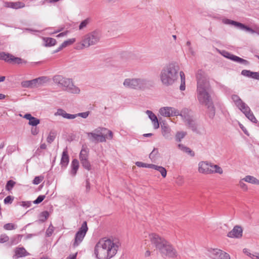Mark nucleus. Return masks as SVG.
<instances>
[{"instance_id": "1", "label": "nucleus", "mask_w": 259, "mask_h": 259, "mask_svg": "<svg viewBox=\"0 0 259 259\" xmlns=\"http://www.w3.org/2000/svg\"><path fill=\"white\" fill-rule=\"evenodd\" d=\"M197 84V98L199 103L205 106L208 111L210 117H213L215 114L214 108L209 94L210 84L205 73L199 70L196 75Z\"/></svg>"}, {"instance_id": "2", "label": "nucleus", "mask_w": 259, "mask_h": 259, "mask_svg": "<svg viewBox=\"0 0 259 259\" xmlns=\"http://www.w3.org/2000/svg\"><path fill=\"white\" fill-rule=\"evenodd\" d=\"M145 239L143 244L149 246L150 242L151 244L155 245L157 249L162 256L169 257H176L177 252L174 246L164 238L161 237L159 235L151 233L145 236Z\"/></svg>"}, {"instance_id": "3", "label": "nucleus", "mask_w": 259, "mask_h": 259, "mask_svg": "<svg viewBox=\"0 0 259 259\" xmlns=\"http://www.w3.org/2000/svg\"><path fill=\"white\" fill-rule=\"evenodd\" d=\"M180 67L175 62L166 64L161 70L160 79L162 84L165 87L172 85L178 80L180 76Z\"/></svg>"}, {"instance_id": "4", "label": "nucleus", "mask_w": 259, "mask_h": 259, "mask_svg": "<svg viewBox=\"0 0 259 259\" xmlns=\"http://www.w3.org/2000/svg\"><path fill=\"white\" fill-rule=\"evenodd\" d=\"M123 85L128 89L145 91L150 88L151 82L145 77H128L124 79Z\"/></svg>"}, {"instance_id": "5", "label": "nucleus", "mask_w": 259, "mask_h": 259, "mask_svg": "<svg viewBox=\"0 0 259 259\" xmlns=\"http://www.w3.org/2000/svg\"><path fill=\"white\" fill-rule=\"evenodd\" d=\"M102 33L99 30H95L84 35L81 40L76 45L77 50H82L98 44L101 38Z\"/></svg>"}, {"instance_id": "6", "label": "nucleus", "mask_w": 259, "mask_h": 259, "mask_svg": "<svg viewBox=\"0 0 259 259\" xmlns=\"http://www.w3.org/2000/svg\"><path fill=\"white\" fill-rule=\"evenodd\" d=\"M88 139L92 142H105L106 139L111 140L113 134L111 131L104 127H99L92 132L87 133Z\"/></svg>"}, {"instance_id": "7", "label": "nucleus", "mask_w": 259, "mask_h": 259, "mask_svg": "<svg viewBox=\"0 0 259 259\" xmlns=\"http://www.w3.org/2000/svg\"><path fill=\"white\" fill-rule=\"evenodd\" d=\"M198 171L199 173L203 175L212 174L221 175L223 173V170L222 167L208 161H201L199 162L198 164Z\"/></svg>"}, {"instance_id": "8", "label": "nucleus", "mask_w": 259, "mask_h": 259, "mask_svg": "<svg viewBox=\"0 0 259 259\" xmlns=\"http://www.w3.org/2000/svg\"><path fill=\"white\" fill-rule=\"evenodd\" d=\"M236 106L245 114L246 117L251 122L256 123L257 120L251 111L250 108L236 95H233L231 97Z\"/></svg>"}, {"instance_id": "9", "label": "nucleus", "mask_w": 259, "mask_h": 259, "mask_svg": "<svg viewBox=\"0 0 259 259\" xmlns=\"http://www.w3.org/2000/svg\"><path fill=\"white\" fill-rule=\"evenodd\" d=\"M102 240H103V246L107 252L108 258L110 259L116 254L120 246V243L118 240L116 239L103 238Z\"/></svg>"}, {"instance_id": "10", "label": "nucleus", "mask_w": 259, "mask_h": 259, "mask_svg": "<svg viewBox=\"0 0 259 259\" xmlns=\"http://www.w3.org/2000/svg\"><path fill=\"white\" fill-rule=\"evenodd\" d=\"M50 81L47 76H41L30 80H25L21 82V85L24 88H38L44 85Z\"/></svg>"}, {"instance_id": "11", "label": "nucleus", "mask_w": 259, "mask_h": 259, "mask_svg": "<svg viewBox=\"0 0 259 259\" xmlns=\"http://www.w3.org/2000/svg\"><path fill=\"white\" fill-rule=\"evenodd\" d=\"M63 80L61 88L63 90L73 94L80 93V89L74 84L71 79L63 77Z\"/></svg>"}, {"instance_id": "12", "label": "nucleus", "mask_w": 259, "mask_h": 259, "mask_svg": "<svg viewBox=\"0 0 259 259\" xmlns=\"http://www.w3.org/2000/svg\"><path fill=\"white\" fill-rule=\"evenodd\" d=\"M181 116L184 121L188 124L192 130H196L195 126V122L193 119L192 116V112L187 108L183 109L181 112H179V115Z\"/></svg>"}, {"instance_id": "13", "label": "nucleus", "mask_w": 259, "mask_h": 259, "mask_svg": "<svg viewBox=\"0 0 259 259\" xmlns=\"http://www.w3.org/2000/svg\"><path fill=\"white\" fill-rule=\"evenodd\" d=\"M88 228L86 222H84L81 227L79 228L78 232L75 234L74 241L73 245L74 247H76L82 242L87 231Z\"/></svg>"}, {"instance_id": "14", "label": "nucleus", "mask_w": 259, "mask_h": 259, "mask_svg": "<svg viewBox=\"0 0 259 259\" xmlns=\"http://www.w3.org/2000/svg\"><path fill=\"white\" fill-rule=\"evenodd\" d=\"M103 240L100 239L95 247V254L98 259H109L108 254L103 246Z\"/></svg>"}, {"instance_id": "15", "label": "nucleus", "mask_w": 259, "mask_h": 259, "mask_svg": "<svg viewBox=\"0 0 259 259\" xmlns=\"http://www.w3.org/2000/svg\"><path fill=\"white\" fill-rule=\"evenodd\" d=\"M0 60H4L9 63L17 64L25 62L20 58L16 57L12 54L4 52H0Z\"/></svg>"}, {"instance_id": "16", "label": "nucleus", "mask_w": 259, "mask_h": 259, "mask_svg": "<svg viewBox=\"0 0 259 259\" xmlns=\"http://www.w3.org/2000/svg\"><path fill=\"white\" fill-rule=\"evenodd\" d=\"M223 22L225 24L234 25L235 27H236L240 29L245 30L246 31H248L251 33H256L258 35H259V30L255 31V30H253L251 28H250L247 26H245L244 24H243L241 23L238 22H236V21H233V20H232L230 19H223Z\"/></svg>"}, {"instance_id": "17", "label": "nucleus", "mask_w": 259, "mask_h": 259, "mask_svg": "<svg viewBox=\"0 0 259 259\" xmlns=\"http://www.w3.org/2000/svg\"><path fill=\"white\" fill-rule=\"evenodd\" d=\"M159 113L161 116L166 117L179 115V110L172 107H161L159 109Z\"/></svg>"}, {"instance_id": "18", "label": "nucleus", "mask_w": 259, "mask_h": 259, "mask_svg": "<svg viewBox=\"0 0 259 259\" xmlns=\"http://www.w3.org/2000/svg\"><path fill=\"white\" fill-rule=\"evenodd\" d=\"M222 55L226 58L231 59L235 62L239 63L244 65H248L249 64L248 61L243 59H242L238 56L230 54V53L223 51Z\"/></svg>"}, {"instance_id": "19", "label": "nucleus", "mask_w": 259, "mask_h": 259, "mask_svg": "<svg viewBox=\"0 0 259 259\" xmlns=\"http://www.w3.org/2000/svg\"><path fill=\"white\" fill-rule=\"evenodd\" d=\"M243 230L239 226H235L233 229L228 232L227 236L230 238H240L242 236Z\"/></svg>"}, {"instance_id": "20", "label": "nucleus", "mask_w": 259, "mask_h": 259, "mask_svg": "<svg viewBox=\"0 0 259 259\" xmlns=\"http://www.w3.org/2000/svg\"><path fill=\"white\" fill-rule=\"evenodd\" d=\"M146 113L152 121L154 129L159 127V123L157 116L150 110H147Z\"/></svg>"}, {"instance_id": "21", "label": "nucleus", "mask_w": 259, "mask_h": 259, "mask_svg": "<svg viewBox=\"0 0 259 259\" xmlns=\"http://www.w3.org/2000/svg\"><path fill=\"white\" fill-rule=\"evenodd\" d=\"M54 115L56 116H61L64 118L69 119H74L76 117V115L67 113L62 109H58L57 112L54 113Z\"/></svg>"}, {"instance_id": "22", "label": "nucleus", "mask_w": 259, "mask_h": 259, "mask_svg": "<svg viewBox=\"0 0 259 259\" xmlns=\"http://www.w3.org/2000/svg\"><path fill=\"white\" fill-rule=\"evenodd\" d=\"M69 159L67 149L66 148L65 149H64L62 154V157L60 162V164L62 167L65 168L69 163Z\"/></svg>"}, {"instance_id": "23", "label": "nucleus", "mask_w": 259, "mask_h": 259, "mask_svg": "<svg viewBox=\"0 0 259 259\" xmlns=\"http://www.w3.org/2000/svg\"><path fill=\"white\" fill-rule=\"evenodd\" d=\"M5 6L13 9L22 8L25 7V4L22 2H8L5 4Z\"/></svg>"}, {"instance_id": "24", "label": "nucleus", "mask_w": 259, "mask_h": 259, "mask_svg": "<svg viewBox=\"0 0 259 259\" xmlns=\"http://www.w3.org/2000/svg\"><path fill=\"white\" fill-rule=\"evenodd\" d=\"M71 170L70 171V174L72 176L74 177L77 172V171L79 167V162L76 159H73L71 162Z\"/></svg>"}, {"instance_id": "25", "label": "nucleus", "mask_w": 259, "mask_h": 259, "mask_svg": "<svg viewBox=\"0 0 259 259\" xmlns=\"http://www.w3.org/2000/svg\"><path fill=\"white\" fill-rule=\"evenodd\" d=\"M221 250V249L218 248H211L208 250V252L210 257H211L213 259H217V258L219 256V255H220Z\"/></svg>"}, {"instance_id": "26", "label": "nucleus", "mask_w": 259, "mask_h": 259, "mask_svg": "<svg viewBox=\"0 0 259 259\" xmlns=\"http://www.w3.org/2000/svg\"><path fill=\"white\" fill-rule=\"evenodd\" d=\"M243 180L245 181V182L251 184L259 185V180L257 179L253 176L250 175L246 176L244 178H243Z\"/></svg>"}, {"instance_id": "27", "label": "nucleus", "mask_w": 259, "mask_h": 259, "mask_svg": "<svg viewBox=\"0 0 259 259\" xmlns=\"http://www.w3.org/2000/svg\"><path fill=\"white\" fill-rule=\"evenodd\" d=\"M152 168L159 171L163 178H165L166 177L167 171L166 169L163 166L153 164L152 166Z\"/></svg>"}, {"instance_id": "28", "label": "nucleus", "mask_w": 259, "mask_h": 259, "mask_svg": "<svg viewBox=\"0 0 259 259\" xmlns=\"http://www.w3.org/2000/svg\"><path fill=\"white\" fill-rule=\"evenodd\" d=\"M171 129L168 126H162V134L163 136L167 139H171Z\"/></svg>"}, {"instance_id": "29", "label": "nucleus", "mask_w": 259, "mask_h": 259, "mask_svg": "<svg viewBox=\"0 0 259 259\" xmlns=\"http://www.w3.org/2000/svg\"><path fill=\"white\" fill-rule=\"evenodd\" d=\"M42 39L45 42V46L48 47L55 46L57 42L55 39L51 37H43Z\"/></svg>"}, {"instance_id": "30", "label": "nucleus", "mask_w": 259, "mask_h": 259, "mask_svg": "<svg viewBox=\"0 0 259 259\" xmlns=\"http://www.w3.org/2000/svg\"><path fill=\"white\" fill-rule=\"evenodd\" d=\"M63 80V76L61 75H55L53 77V81L54 83L57 84L60 88H62Z\"/></svg>"}, {"instance_id": "31", "label": "nucleus", "mask_w": 259, "mask_h": 259, "mask_svg": "<svg viewBox=\"0 0 259 259\" xmlns=\"http://www.w3.org/2000/svg\"><path fill=\"white\" fill-rule=\"evenodd\" d=\"M15 253L18 257L25 256L29 254L23 247L17 248Z\"/></svg>"}, {"instance_id": "32", "label": "nucleus", "mask_w": 259, "mask_h": 259, "mask_svg": "<svg viewBox=\"0 0 259 259\" xmlns=\"http://www.w3.org/2000/svg\"><path fill=\"white\" fill-rule=\"evenodd\" d=\"M89 150L85 148H82L79 154V159L80 161L88 159Z\"/></svg>"}, {"instance_id": "33", "label": "nucleus", "mask_w": 259, "mask_h": 259, "mask_svg": "<svg viewBox=\"0 0 259 259\" xmlns=\"http://www.w3.org/2000/svg\"><path fill=\"white\" fill-rule=\"evenodd\" d=\"M178 148L179 149H180L184 152L188 153L192 156H194V152L189 148L186 147L184 145L181 144H179Z\"/></svg>"}, {"instance_id": "34", "label": "nucleus", "mask_w": 259, "mask_h": 259, "mask_svg": "<svg viewBox=\"0 0 259 259\" xmlns=\"http://www.w3.org/2000/svg\"><path fill=\"white\" fill-rule=\"evenodd\" d=\"M180 76L181 77L180 89L181 91H184L185 90V75L184 72L180 71Z\"/></svg>"}, {"instance_id": "35", "label": "nucleus", "mask_w": 259, "mask_h": 259, "mask_svg": "<svg viewBox=\"0 0 259 259\" xmlns=\"http://www.w3.org/2000/svg\"><path fill=\"white\" fill-rule=\"evenodd\" d=\"M75 41V38H72L64 41L60 46V49L63 48L73 44Z\"/></svg>"}, {"instance_id": "36", "label": "nucleus", "mask_w": 259, "mask_h": 259, "mask_svg": "<svg viewBox=\"0 0 259 259\" xmlns=\"http://www.w3.org/2000/svg\"><path fill=\"white\" fill-rule=\"evenodd\" d=\"M49 216V212L47 211H44L39 214V221L41 222H44L48 218Z\"/></svg>"}, {"instance_id": "37", "label": "nucleus", "mask_w": 259, "mask_h": 259, "mask_svg": "<svg viewBox=\"0 0 259 259\" xmlns=\"http://www.w3.org/2000/svg\"><path fill=\"white\" fill-rule=\"evenodd\" d=\"M186 135L185 132H178L176 135V140L177 142H180Z\"/></svg>"}, {"instance_id": "38", "label": "nucleus", "mask_w": 259, "mask_h": 259, "mask_svg": "<svg viewBox=\"0 0 259 259\" xmlns=\"http://www.w3.org/2000/svg\"><path fill=\"white\" fill-rule=\"evenodd\" d=\"M217 259H231V256L229 253L222 250Z\"/></svg>"}, {"instance_id": "39", "label": "nucleus", "mask_w": 259, "mask_h": 259, "mask_svg": "<svg viewBox=\"0 0 259 259\" xmlns=\"http://www.w3.org/2000/svg\"><path fill=\"white\" fill-rule=\"evenodd\" d=\"M245 181L243 178L240 180L238 186L239 187L244 191H247L248 189L247 185L244 183Z\"/></svg>"}, {"instance_id": "40", "label": "nucleus", "mask_w": 259, "mask_h": 259, "mask_svg": "<svg viewBox=\"0 0 259 259\" xmlns=\"http://www.w3.org/2000/svg\"><path fill=\"white\" fill-rule=\"evenodd\" d=\"M90 19L89 18H87L86 19L82 21L79 25V30H82L85 28L87 25L90 23Z\"/></svg>"}, {"instance_id": "41", "label": "nucleus", "mask_w": 259, "mask_h": 259, "mask_svg": "<svg viewBox=\"0 0 259 259\" xmlns=\"http://www.w3.org/2000/svg\"><path fill=\"white\" fill-rule=\"evenodd\" d=\"M22 236L21 235H18L13 238H12L11 240V244L14 245L17 244L19 242L22 238Z\"/></svg>"}, {"instance_id": "42", "label": "nucleus", "mask_w": 259, "mask_h": 259, "mask_svg": "<svg viewBox=\"0 0 259 259\" xmlns=\"http://www.w3.org/2000/svg\"><path fill=\"white\" fill-rule=\"evenodd\" d=\"M136 165L140 167H148L152 168L153 164H147L142 162L137 161L136 162Z\"/></svg>"}, {"instance_id": "43", "label": "nucleus", "mask_w": 259, "mask_h": 259, "mask_svg": "<svg viewBox=\"0 0 259 259\" xmlns=\"http://www.w3.org/2000/svg\"><path fill=\"white\" fill-rule=\"evenodd\" d=\"M17 226L12 223H8L4 226V228L6 230H12L16 229Z\"/></svg>"}, {"instance_id": "44", "label": "nucleus", "mask_w": 259, "mask_h": 259, "mask_svg": "<svg viewBox=\"0 0 259 259\" xmlns=\"http://www.w3.org/2000/svg\"><path fill=\"white\" fill-rule=\"evenodd\" d=\"M40 122V121L38 119L33 117L29 121L28 124L32 126H36Z\"/></svg>"}, {"instance_id": "45", "label": "nucleus", "mask_w": 259, "mask_h": 259, "mask_svg": "<svg viewBox=\"0 0 259 259\" xmlns=\"http://www.w3.org/2000/svg\"><path fill=\"white\" fill-rule=\"evenodd\" d=\"M82 165L87 170H89L91 169V164L88 161V159H84L80 161Z\"/></svg>"}, {"instance_id": "46", "label": "nucleus", "mask_w": 259, "mask_h": 259, "mask_svg": "<svg viewBox=\"0 0 259 259\" xmlns=\"http://www.w3.org/2000/svg\"><path fill=\"white\" fill-rule=\"evenodd\" d=\"M185 181V179L183 176H179L176 179V183L179 186L182 185Z\"/></svg>"}, {"instance_id": "47", "label": "nucleus", "mask_w": 259, "mask_h": 259, "mask_svg": "<svg viewBox=\"0 0 259 259\" xmlns=\"http://www.w3.org/2000/svg\"><path fill=\"white\" fill-rule=\"evenodd\" d=\"M15 184V182L12 180H9L8 181L6 188V189L8 191L11 190Z\"/></svg>"}, {"instance_id": "48", "label": "nucleus", "mask_w": 259, "mask_h": 259, "mask_svg": "<svg viewBox=\"0 0 259 259\" xmlns=\"http://www.w3.org/2000/svg\"><path fill=\"white\" fill-rule=\"evenodd\" d=\"M54 230V227L52 225H50L46 231V235L48 237L51 236L52 235V234H53Z\"/></svg>"}, {"instance_id": "49", "label": "nucleus", "mask_w": 259, "mask_h": 259, "mask_svg": "<svg viewBox=\"0 0 259 259\" xmlns=\"http://www.w3.org/2000/svg\"><path fill=\"white\" fill-rule=\"evenodd\" d=\"M44 179V177L42 176L35 177L33 180V184L34 185L39 184Z\"/></svg>"}, {"instance_id": "50", "label": "nucleus", "mask_w": 259, "mask_h": 259, "mask_svg": "<svg viewBox=\"0 0 259 259\" xmlns=\"http://www.w3.org/2000/svg\"><path fill=\"white\" fill-rule=\"evenodd\" d=\"M55 139V135L53 133H50L47 137V141L48 143H51Z\"/></svg>"}, {"instance_id": "51", "label": "nucleus", "mask_w": 259, "mask_h": 259, "mask_svg": "<svg viewBox=\"0 0 259 259\" xmlns=\"http://www.w3.org/2000/svg\"><path fill=\"white\" fill-rule=\"evenodd\" d=\"M158 154V150L154 149L151 153L149 154V158L152 160H154L155 159V156Z\"/></svg>"}, {"instance_id": "52", "label": "nucleus", "mask_w": 259, "mask_h": 259, "mask_svg": "<svg viewBox=\"0 0 259 259\" xmlns=\"http://www.w3.org/2000/svg\"><path fill=\"white\" fill-rule=\"evenodd\" d=\"M9 239V237L6 235H2L0 236V243H5Z\"/></svg>"}, {"instance_id": "53", "label": "nucleus", "mask_w": 259, "mask_h": 259, "mask_svg": "<svg viewBox=\"0 0 259 259\" xmlns=\"http://www.w3.org/2000/svg\"><path fill=\"white\" fill-rule=\"evenodd\" d=\"M45 195H40L39 196L37 199L34 201V203L35 204H38L39 203H40L41 202H42L44 199H45Z\"/></svg>"}, {"instance_id": "54", "label": "nucleus", "mask_w": 259, "mask_h": 259, "mask_svg": "<svg viewBox=\"0 0 259 259\" xmlns=\"http://www.w3.org/2000/svg\"><path fill=\"white\" fill-rule=\"evenodd\" d=\"M251 73H252L251 71H250V70H243L241 72L242 75L247 76V77H251Z\"/></svg>"}, {"instance_id": "55", "label": "nucleus", "mask_w": 259, "mask_h": 259, "mask_svg": "<svg viewBox=\"0 0 259 259\" xmlns=\"http://www.w3.org/2000/svg\"><path fill=\"white\" fill-rule=\"evenodd\" d=\"M89 112H85L82 113H79L77 114H75L77 116H80L83 118H87L89 116Z\"/></svg>"}, {"instance_id": "56", "label": "nucleus", "mask_w": 259, "mask_h": 259, "mask_svg": "<svg viewBox=\"0 0 259 259\" xmlns=\"http://www.w3.org/2000/svg\"><path fill=\"white\" fill-rule=\"evenodd\" d=\"M12 201H13V198H12V197L10 196H8L5 198L4 203L5 204L11 203L12 202Z\"/></svg>"}, {"instance_id": "57", "label": "nucleus", "mask_w": 259, "mask_h": 259, "mask_svg": "<svg viewBox=\"0 0 259 259\" xmlns=\"http://www.w3.org/2000/svg\"><path fill=\"white\" fill-rule=\"evenodd\" d=\"M250 77L259 80V73L256 72H252Z\"/></svg>"}, {"instance_id": "58", "label": "nucleus", "mask_w": 259, "mask_h": 259, "mask_svg": "<svg viewBox=\"0 0 259 259\" xmlns=\"http://www.w3.org/2000/svg\"><path fill=\"white\" fill-rule=\"evenodd\" d=\"M31 133L33 135H36L38 133V130L36 127H32Z\"/></svg>"}, {"instance_id": "59", "label": "nucleus", "mask_w": 259, "mask_h": 259, "mask_svg": "<svg viewBox=\"0 0 259 259\" xmlns=\"http://www.w3.org/2000/svg\"><path fill=\"white\" fill-rule=\"evenodd\" d=\"M248 256H250L252 259H259V254L257 253L256 254H253L251 253H249Z\"/></svg>"}, {"instance_id": "60", "label": "nucleus", "mask_w": 259, "mask_h": 259, "mask_svg": "<svg viewBox=\"0 0 259 259\" xmlns=\"http://www.w3.org/2000/svg\"><path fill=\"white\" fill-rule=\"evenodd\" d=\"M188 49L189 54H190L192 56H195V52L192 47H189Z\"/></svg>"}, {"instance_id": "61", "label": "nucleus", "mask_w": 259, "mask_h": 259, "mask_svg": "<svg viewBox=\"0 0 259 259\" xmlns=\"http://www.w3.org/2000/svg\"><path fill=\"white\" fill-rule=\"evenodd\" d=\"M33 117L32 115L30 113H27L24 115V118L28 120L29 121L31 119V118Z\"/></svg>"}, {"instance_id": "62", "label": "nucleus", "mask_w": 259, "mask_h": 259, "mask_svg": "<svg viewBox=\"0 0 259 259\" xmlns=\"http://www.w3.org/2000/svg\"><path fill=\"white\" fill-rule=\"evenodd\" d=\"M239 126L246 135H248L247 131L246 130V128L242 124L240 123Z\"/></svg>"}, {"instance_id": "63", "label": "nucleus", "mask_w": 259, "mask_h": 259, "mask_svg": "<svg viewBox=\"0 0 259 259\" xmlns=\"http://www.w3.org/2000/svg\"><path fill=\"white\" fill-rule=\"evenodd\" d=\"M77 256V253L71 254L69 255L66 259H76Z\"/></svg>"}, {"instance_id": "64", "label": "nucleus", "mask_w": 259, "mask_h": 259, "mask_svg": "<svg viewBox=\"0 0 259 259\" xmlns=\"http://www.w3.org/2000/svg\"><path fill=\"white\" fill-rule=\"evenodd\" d=\"M151 255V252L149 250H146V251L145 252L144 256L145 257H149Z\"/></svg>"}]
</instances>
